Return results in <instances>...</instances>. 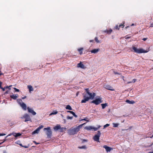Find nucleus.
<instances>
[{"label":"nucleus","mask_w":153,"mask_h":153,"mask_svg":"<svg viewBox=\"0 0 153 153\" xmlns=\"http://www.w3.org/2000/svg\"><path fill=\"white\" fill-rule=\"evenodd\" d=\"M86 93L84 95V99L81 101L82 103H85L89 100H93L96 96V94L90 91L88 88H85Z\"/></svg>","instance_id":"f257e3e1"},{"label":"nucleus","mask_w":153,"mask_h":153,"mask_svg":"<svg viewBox=\"0 0 153 153\" xmlns=\"http://www.w3.org/2000/svg\"><path fill=\"white\" fill-rule=\"evenodd\" d=\"M79 126L74 128L70 129L68 131V133L70 135H74L76 133L79 131L80 128Z\"/></svg>","instance_id":"f03ea898"},{"label":"nucleus","mask_w":153,"mask_h":153,"mask_svg":"<svg viewBox=\"0 0 153 153\" xmlns=\"http://www.w3.org/2000/svg\"><path fill=\"white\" fill-rule=\"evenodd\" d=\"M132 49L134 52L139 53H147L148 52L147 51H145L143 49L140 48L138 49L134 46L132 47Z\"/></svg>","instance_id":"7ed1b4c3"},{"label":"nucleus","mask_w":153,"mask_h":153,"mask_svg":"<svg viewBox=\"0 0 153 153\" xmlns=\"http://www.w3.org/2000/svg\"><path fill=\"white\" fill-rule=\"evenodd\" d=\"M44 131H46V134L47 135V137L48 138H50L52 134V132L50 127L47 128H45L43 129Z\"/></svg>","instance_id":"20e7f679"},{"label":"nucleus","mask_w":153,"mask_h":153,"mask_svg":"<svg viewBox=\"0 0 153 153\" xmlns=\"http://www.w3.org/2000/svg\"><path fill=\"white\" fill-rule=\"evenodd\" d=\"M100 126H98V128H95L93 126H86L84 128V129L87 130H91L92 129H93L94 131H97L98 129L100 127Z\"/></svg>","instance_id":"39448f33"},{"label":"nucleus","mask_w":153,"mask_h":153,"mask_svg":"<svg viewBox=\"0 0 153 153\" xmlns=\"http://www.w3.org/2000/svg\"><path fill=\"white\" fill-rule=\"evenodd\" d=\"M21 118L22 119L25 118V122H27V121H31V119L29 115L27 114H25L22 117H21Z\"/></svg>","instance_id":"423d86ee"},{"label":"nucleus","mask_w":153,"mask_h":153,"mask_svg":"<svg viewBox=\"0 0 153 153\" xmlns=\"http://www.w3.org/2000/svg\"><path fill=\"white\" fill-rule=\"evenodd\" d=\"M101 133L100 131H98L97 132V134L95 135L94 137V140L96 141L99 142V138L100 136Z\"/></svg>","instance_id":"0eeeda50"},{"label":"nucleus","mask_w":153,"mask_h":153,"mask_svg":"<svg viewBox=\"0 0 153 153\" xmlns=\"http://www.w3.org/2000/svg\"><path fill=\"white\" fill-rule=\"evenodd\" d=\"M101 99L100 98H97L95 100L92 101V103H94L96 105H98L102 102Z\"/></svg>","instance_id":"6e6552de"},{"label":"nucleus","mask_w":153,"mask_h":153,"mask_svg":"<svg viewBox=\"0 0 153 153\" xmlns=\"http://www.w3.org/2000/svg\"><path fill=\"white\" fill-rule=\"evenodd\" d=\"M77 67L83 69H85L86 68V66L81 62L78 64Z\"/></svg>","instance_id":"1a4fd4ad"},{"label":"nucleus","mask_w":153,"mask_h":153,"mask_svg":"<svg viewBox=\"0 0 153 153\" xmlns=\"http://www.w3.org/2000/svg\"><path fill=\"white\" fill-rule=\"evenodd\" d=\"M27 108L28 112L30 113H31L33 115H35L36 114V113L32 108H30L29 107H28Z\"/></svg>","instance_id":"9d476101"},{"label":"nucleus","mask_w":153,"mask_h":153,"mask_svg":"<svg viewBox=\"0 0 153 153\" xmlns=\"http://www.w3.org/2000/svg\"><path fill=\"white\" fill-rule=\"evenodd\" d=\"M65 129V128H60V126L59 125H57L54 128V129L56 131L59 129H60V131H62L63 129Z\"/></svg>","instance_id":"9b49d317"},{"label":"nucleus","mask_w":153,"mask_h":153,"mask_svg":"<svg viewBox=\"0 0 153 153\" xmlns=\"http://www.w3.org/2000/svg\"><path fill=\"white\" fill-rule=\"evenodd\" d=\"M104 87L106 89L111 91H114V89L111 86L108 85H105Z\"/></svg>","instance_id":"f8f14e48"},{"label":"nucleus","mask_w":153,"mask_h":153,"mask_svg":"<svg viewBox=\"0 0 153 153\" xmlns=\"http://www.w3.org/2000/svg\"><path fill=\"white\" fill-rule=\"evenodd\" d=\"M104 148L106 150V151L107 152H110L111 150L112 149V148L108 146H103Z\"/></svg>","instance_id":"ddd939ff"},{"label":"nucleus","mask_w":153,"mask_h":153,"mask_svg":"<svg viewBox=\"0 0 153 153\" xmlns=\"http://www.w3.org/2000/svg\"><path fill=\"white\" fill-rule=\"evenodd\" d=\"M20 106L24 110H26L27 109V106L25 103H23L20 105Z\"/></svg>","instance_id":"4468645a"},{"label":"nucleus","mask_w":153,"mask_h":153,"mask_svg":"<svg viewBox=\"0 0 153 153\" xmlns=\"http://www.w3.org/2000/svg\"><path fill=\"white\" fill-rule=\"evenodd\" d=\"M100 51L99 48L95 49L90 51V52L92 53H96Z\"/></svg>","instance_id":"2eb2a0df"},{"label":"nucleus","mask_w":153,"mask_h":153,"mask_svg":"<svg viewBox=\"0 0 153 153\" xmlns=\"http://www.w3.org/2000/svg\"><path fill=\"white\" fill-rule=\"evenodd\" d=\"M10 97L12 98L14 100H16L17 98L18 97V94H15V95H12L10 96Z\"/></svg>","instance_id":"dca6fc26"},{"label":"nucleus","mask_w":153,"mask_h":153,"mask_svg":"<svg viewBox=\"0 0 153 153\" xmlns=\"http://www.w3.org/2000/svg\"><path fill=\"white\" fill-rule=\"evenodd\" d=\"M40 130L37 128L32 133V134H38L39 131Z\"/></svg>","instance_id":"f3484780"},{"label":"nucleus","mask_w":153,"mask_h":153,"mask_svg":"<svg viewBox=\"0 0 153 153\" xmlns=\"http://www.w3.org/2000/svg\"><path fill=\"white\" fill-rule=\"evenodd\" d=\"M28 88L29 89L30 92L33 91V88L31 85H28L27 86Z\"/></svg>","instance_id":"a211bd4d"},{"label":"nucleus","mask_w":153,"mask_h":153,"mask_svg":"<svg viewBox=\"0 0 153 153\" xmlns=\"http://www.w3.org/2000/svg\"><path fill=\"white\" fill-rule=\"evenodd\" d=\"M126 102L130 104H133L135 103V102L133 101H130L129 100H127L126 101Z\"/></svg>","instance_id":"6ab92c4d"},{"label":"nucleus","mask_w":153,"mask_h":153,"mask_svg":"<svg viewBox=\"0 0 153 153\" xmlns=\"http://www.w3.org/2000/svg\"><path fill=\"white\" fill-rule=\"evenodd\" d=\"M17 102L19 103V104L20 105L21 104L23 103L22 102V100L20 99H18L17 100Z\"/></svg>","instance_id":"aec40b11"},{"label":"nucleus","mask_w":153,"mask_h":153,"mask_svg":"<svg viewBox=\"0 0 153 153\" xmlns=\"http://www.w3.org/2000/svg\"><path fill=\"white\" fill-rule=\"evenodd\" d=\"M21 135V134L20 133H16L14 132V136L15 137H17L19 136H20Z\"/></svg>","instance_id":"412c9836"},{"label":"nucleus","mask_w":153,"mask_h":153,"mask_svg":"<svg viewBox=\"0 0 153 153\" xmlns=\"http://www.w3.org/2000/svg\"><path fill=\"white\" fill-rule=\"evenodd\" d=\"M101 106H102V108L104 109L106 106H108V104L106 103H104V104H101Z\"/></svg>","instance_id":"4be33fe9"},{"label":"nucleus","mask_w":153,"mask_h":153,"mask_svg":"<svg viewBox=\"0 0 153 153\" xmlns=\"http://www.w3.org/2000/svg\"><path fill=\"white\" fill-rule=\"evenodd\" d=\"M66 109L69 110H72V109L71 107L69 105H67L65 108Z\"/></svg>","instance_id":"5701e85b"},{"label":"nucleus","mask_w":153,"mask_h":153,"mask_svg":"<svg viewBox=\"0 0 153 153\" xmlns=\"http://www.w3.org/2000/svg\"><path fill=\"white\" fill-rule=\"evenodd\" d=\"M58 113V111H54L52 113H51L50 114L49 116H51L52 115H54Z\"/></svg>","instance_id":"b1692460"},{"label":"nucleus","mask_w":153,"mask_h":153,"mask_svg":"<svg viewBox=\"0 0 153 153\" xmlns=\"http://www.w3.org/2000/svg\"><path fill=\"white\" fill-rule=\"evenodd\" d=\"M83 48H80L78 49V51H79V53L80 54H82V51L83 50Z\"/></svg>","instance_id":"393cba45"},{"label":"nucleus","mask_w":153,"mask_h":153,"mask_svg":"<svg viewBox=\"0 0 153 153\" xmlns=\"http://www.w3.org/2000/svg\"><path fill=\"white\" fill-rule=\"evenodd\" d=\"M112 124L113 125V126L114 127H117L119 125V124L118 123H113Z\"/></svg>","instance_id":"a878e982"},{"label":"nucleus","mask_w":153,"mask_h":153,"mask_svg":"<svg viewBox=\"0 0 153 153\" xmlns=\"http://www.w3.org/2000/svg\"><path fill=\"white\" fill-rule=\"evenodd\" d=\"M88 118L87 117H85L84 119H82L81 120V121L85 120L88 122L89 121V120H88Z\"/></svg>","instance_id":"bb28decb"},{"label":"nucleus","mask_w":153,"mask_h":153,"mask_svg":"<svg viewBox=\"0 0 153 153\" xmlns=\"http://www.w3.org/2000/svg\"><path fill=\"white\" fill-rule=\"evenodd\" d=\"M137 81V79H133L132 80V81L131 82H127V84H129V83H131V82H133V83H134L136 81Z\"/></svg>","instance_id":"cd10ccee"},{"label":"nucleus","mask_w":153,"mask_h":153,"mask_svg":"<svg viewBox=\"0 0 153 153\" xmlns=\"http://www.w3.org/2000/svg\"><path fill=\"white\" fill-rule=\"evenodd\" d=\"M14 132L10 133V134L8 135L7 136L5 137V138H7L8 136H10L12 135H13L14 136Z\"/></svg>","instance_id":"c85d7f7f"},{"label":"nucleus","mask_w":153,"mask_h":153,"mask_svg":"<svg viewBox=\"0 0 153 153\" xmlns=\"http://www.w3.org/2000/svg\"><path fill=\"white\" fill-rule=\"evenodd\" d=\"M78 148L80 149H85L86 147L85 146H82L79 147Z\"/></svg>","instance_id":"c756f323"},{"label":"nucleus","mask_w":153,"mask_h":153,"mask_svg":"<svg viewBox=\"0 0 153 153\" xmlns=\"http://www.w3.org/2000/svg\"><path fill=\"white\" fill-rule=\"evenodd\" d=\"M95 41L97 43H100V41L98 40L97 37H96L95 38Z\"/></svg>","instance_id":"7c9ffc66"},{"label":"nucleus","mask_w":153,"mask_h":153,"mask_svg":"<svg viewBox=\"0 0 153 153\" xmlns=\"http://www.w3.org/2000/svg\"><path fill=\"white\" fill-rule=\"evenodd\" d=\"M112 30L111 29L108 30L107 31V33L108 34H110L112 32Z\"/></svg>","instance_id":"2f4dec72"},{"label":"nucleus","mask_w":153,"mask_h":153,"mask_svg":"<svg viewBox=\"0 0 153 153\" xmlns=\"http://www.w3.org/2000/svg\"><path fill=\"white\" fill-rule=\"evenodd\" d=\"M109 126V124H107L106 125H105L104 126V128H105L106 127H107Z\"/></svg>","instance_id":"473e14b6"},{"label":"nucleus","mask_w":153,"mask_h":153,"mask_svg":"<svg viewBox=\"0 0 153 153\" xmlns=\"http://www.w3.org/2000/svg\"><path fill=\"white\" fill-rule=\"evenodd\" d=\"M13 89L15 90L16 91L19 92V89H17L16 88H14Z\"/></svg>","instance_id":"72a5a7b5"},{"label":"nucleus","mask_w":153,"mask_h":153,"mask_svg":"<svg viewBox=\"0 0 153 153\" xmlns=\"http://www.w3.org/2000/svg\"><path fill=\"white\" fill-rule=\"evenodd\" d=\"M12 86V85H10L9 86H7L6 87H5V88H8L9 90H10L11 88H10V87H11Z\"/></svg>","instance_id":"f704fd0d"},{"label":"nucleus","mask_w":153,"mask_h":153,"mask_svg":"<svg viewBox=\"0 0 153 153\" xmlns=\"http://www.w3.org/2000/svg\"><path fill=\"white\" fill-rule=\"evenodd\" d=\"M43 127L44 126L42 125H41L39 127H38V128L40 130V129L43 128Z\"/></svg>","instance_id":"c9c22d12"},{"label":"nucleus","mask_w":153,"mask_h":153,"mask_svg":"<svg viewBox=\"0 0 153 153\" xmlns=\"http://www.w3.org/2000/svg\"><path fill=\"white\" fill-rule=\"evenodd\" d=\"M73 118V117H69V116H68L67 117V119H72Z\"/></svg>","instance_id":"e433bc0d"},{"label":"nucleus","mask_w":153,"mask_h":153,"mask_svg":"<svg viewBox=\"0 0 153 153\" xmlns=\"http://www.w3.org/2000/svg\"><path fill=\"white\" fill-rule=\"evenodd\" d=\"M85 124H86V123H84L83 124H81V125H79V127L80 128H81L82 127V126L83 125H84Z\"/></svg>","instance_id":"4c0bfd02"},{"label":"nucleus","mask_w":153,"mask_h":153,"mask_svg":"<svg viewBox=\"0 0 153 153\" xmlns=\"http://www.w3.org/2000/svg\"><path fill=\"white\" fill-rule=\"evenodd\" d=\"M124 24V23L123 25H120L119 26V27H123L124 26V25H123Z\"/></svg>","instance_id":"58836bf2"},{"label":"nucleus","mask_w":153,"mask_h":153,"mask_svg":"<svg viewBox=\"0 0 153 153\" xmlns=\"http://www.w3.org/2000/svg\"><path fill=\"white\" fill-rule=\"evenodd\" d=\"M115 28L118 30H119V27L118 26V25H117L116 26Z\"/></svg>","instance_id":"ea45409f"},{"label":"nucleus","mask_w":153,"mask_h":153,"mask_svg":"<svg viewBox=\"0 0 153 153\" xmlns=\"http://www.w3.org/2000/svg\"><path fill=\"white\" fill-rule=\"evenodd\" d=\"M5 135H6V134H0V136H4Z\"/></svg>","instance_id":"a19ab883"},{"label":"nucleus","mask_w":153,"mask_h":153,"mask_svg":"<svg viewBox=\"0 0 153 153\" xmlns=\"http://www.w3.org/2000/svg\"><path fill=\"white\" fill-rule=\"evenodd\" d=\"M1 88L2 90L4 91H5V88H6L5 87L4 88H3L1 87V88Z\"/></svg>","instance_id":"79ce46f5"},{"label":"nucleus","mask_w":153,"mask_h":153,"mask_svg":"<svg viewBox=\"0 0 153 153\" xmlns=\"http://www.w3.org/2000/svg\"><path fill=\"white\" fill-rule=\"evenodd\" d=\"M71 114H72L73 116L75 115V113L73 111H71Z\"/></svg>","instance_id":"37998d69"},{"label":"nucleus","mask_w":153,"mask_h":153,"mask_svg":"<svg viewBox=\"0 0 153 153\" xmlns=\"http://www.w3.org/2000/svg\"><path fill=\"white\" fill-rule=\"evenodd\" d=\"M147 38H143V41H146V40L147 39Z\"/></svg>","instance_id":"c03bdc74"},{"label":"nucleus","mask_w":153,"mask_h":153,"mask_svg":"<svg viewBox=\"0 0 153 153\" xmlns=\"http://www.w3.org/2000/svg\"><path fill=\"white\" fill-rule=\"evenodd\" d=\"M114 74H119L117 72L114 71Z\"/></svg>","instance_id":"a18cd8bd"},{"label":"nucleus","mask_w":153,"mask_h":153,"mask_svg":"<svg viewBox=\"0 0 153 153\" xmlns=\"http://www.w3.org/2000/svg\"><path fill=\"white\" fill-rule=\"evenodd\" d=\"M2 84V82H0V88H1V85Z\"/></svg>","instance_id":"49530a36"},{"label":"nucleus","mask_w":153,"mask_h":153,"mask_svg":"<svg viewBox=\"0 0 153 153\" xmlns=\"http://www.w3.org/2000/svg\"><path fill=\"white\" fill-rule=\"evenodd\" d=\"M26 98V96H25L24 97H22V99H24L25 98Z\"/></svg>","instance_id":"de8ad7c7"},{"label":"nucleus","mask_w":153,"mask_h":153,"mask_svg":"<svg viewBox=\"0 0 153 153\" xmlns=\"http://www.w3.org/2000/svg\"><path fill=\"white\" fill-rule=\"evenodd\" d=\"M33 142L36 144H39V143H37L36 141H34Z\"/></svg>","instance_id":"09e8293b"},{"label":"nucleus","mask_w":153,"mask_h":153,"mask_svg":"<svg viewBox=\"0 0 153 153\" xmlns=\"http://www.w3.org/2000/svg\"><path fill=\"white\" fill-rule=\"evenodd\" d=\"M74 117H77V116L75 114V115H74Z\"/></svg>","instance_id":"8fccbe9b"},{"label":"nucleus","mask_w":153,"mask_h":153,"mask_svg":"<svg viewBox=\"0 0 153 153\" xmlns=\"http://www.w3.org/2000/svg\"><path fill=\"white\" fill-rule=\"evenodd\" d=\"M71 111H67V112L70 113H71Z\"/></svg>","instance_id":"3c124183"},{"label":"nucleus","mask_w":153,"mask_h":153,"mask_svg":"<svg viewBox=\"0 0 153 153\" xmlns=\"http://www.w3.org/2000/svg\"><path fill=\"white\" fill-rule=\"evenodd\" d=\"M19 144V145L20 146H22V147H23V146L22 145V144H21H21Z\"/></svg>","instance_id":"603ef678"},{"label":"nucleus","mask_w":153,"mask_h":153,"mask_svg":"<svg viewBox=\"0 0 153 153\" xmlns=\"http://www.w3.org/2000/svg\"><path fill=\"white\" fill-rule=\"evenodd\" d=\"M149 153H153V151L152 152H149Z\"/></svg>","instance_id":"864d4df0"},{"label":"nucleus","mask_w":153,"mask_h":153,"mask_svg":"<svg viewBox=\"0 0 153 153\" xmlns=\"http://www.w3.org/2000/svg\"><path fill=\"white\" fill-rule=\"evenodd\" d=\"M4 153H7V152L6 151H4Z\"/></svg>","instance_id":"5fc2aeb1"},{"label":"nucleus","mask_w":153,"mask_h":153,"mask_svg":"<svg viewBox=\"0 0 153 153\" xmlns=\"http://www.w3.org/2000/svg\"><path fill=\"white\" fill-rule=\"evenodd\" d=\"M23 147H25V148H27V147L26 146H23Z\"/></svg>","instance_id":"6e6d98bb"},{"label":"nucleus","mask_w":153,"mask_h":153,"mask_svg":"<svg viewBox=\"0 0 153 153\" xmlns=\"http://www.w3.org/2000/svg\"><path fill=\"white\" fill-rule=\"evenodd\" d=\"M107 30H105V31H104V32H107Z\"/></svg>","instance_id":"4d7b16f0"},{"label":"nucleus","mask_w":153,"mask_h":153,"mask_svg":"<svg viewBox=\"0 0 153 153\" xmlns=\"http://www.w3.org/2000/svg\"><path fill=\"white\" fill-rule=\"evenodd\" d=\"M8 91H7L6 92H5V94H8Z\"/></svg>","instance_id":"13d9d810"},{"label":"nucleus","mask_w":153,"mask_h":153,"mask_svg":"<svg viewBox=\"0 0 153 153\" xmlns=\"http://www.w3.org/2000/svg\"><path fill=\"white\" fill-rule=\"evenodd\" d=\"M78 94H79V93L78 92H77L76 94V96H77Z\"/></svg>","instance_id":"bf43d9fd"},{"label":"nucleus","mask_w":153,"mask_h":153,"mask_svg":"<svg viewBox=\"0 0 153 153\" xmlns=\"http://www.w3.org/2000/svg\"><path fill=\"white\" fill-rule=\"evenodd\" d=\"M93 40H91L90 41V42H93Z\"/></svg>","instance_id":"052dcab7"},{"label":"nucleus","mask_w":153,"mask_h":153,"mask_svg":"<svg viewBox=\"0 0 153 153\" xmlns=\"http://www.w3.org/2000/svg\"><path fill=\"white\" fill-rule=\"evenodd\" d=\"M6 139H4V140L3 142V143L4 142H5V141H6Z\"/></svg>","instance_id":"680f3d73"},{"label":"nucleus","mask_w":153,"mask_h":153,"mask_svg":"<svg viewBox=\"0 0 153 153\" xmlns=\"http://www.w3.org/2000/svg\"><path fill=\"white\" fill-rule=\"evenodd\" d=\"M3 74H2V73H1V74H0V76L1 75H3Z\"/></svg>","instance_id":"e2e57ef3"},{"label":"nucleus","mask_w":153,"mask_h":153,"mask_svg":"<svg viewBox=\"0 0 153 153\" xmlns=\"http://www.w3.org/2000/svg\"><path fill=\"white\" fill-rule=\"evenodd\" d=\"M134 24H132L131 25V26H133V25H134Z\"/></svg>","instance_id":"0e129e2a"},{"label":"nucleus","mask_w":153,"mask_h":153,"mask_svg":"<svg viewBox=\"0 0 153 153\" xmlns=\"http://www.w3.org/2000/svg\"><path fill=\"white\" fill-rule=\"evenodd\" d=\"M3 142L0 143V145H1Z\"/></svg>","instance_id":"69168bd1"},{"label":"nucleus","mask_w":153,"mask_h":153,"mask_svg":"<svg viewBox=\"0 0 153 153\" xmlns=\"http://www.w3.org/2000/svg\"><path fill=\"white\" fill-rule=\"evenodd\" d=\"M19 141H17V142L16 143L17 144H18L19 143Z\"/></svg>","instance_id":"338daca9"},{"label":"nucleus","mask_w":153,"mask_h":153,"mask_svg":"<svg viewBox=\"0 0 153 153\" xmlns=\"http://www.w3.org/2000/svg\"><path fill=\"white\" fill-rule=\"evenodd\" d=\"M152 137H153V134L152 135Z\"/></svg>","instance_id":"774afa93"}]
</instances>
